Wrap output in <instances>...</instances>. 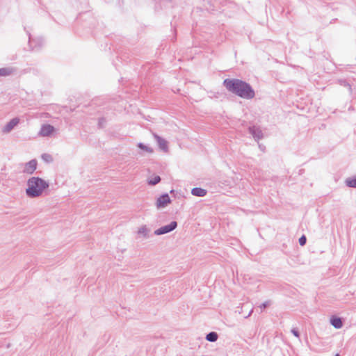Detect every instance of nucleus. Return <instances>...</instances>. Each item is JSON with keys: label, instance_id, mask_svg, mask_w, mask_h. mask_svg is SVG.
I'll return each instance as SVG.
<instances>
[{"label": "nucleus", "instance_id": "1", "mask_svg": "<svg viewBox=\"0 0 356 356\" xmlns=\"http://www.w3.org/2000/svg\"><path fill=\"white\" fill-rule=\"evenodd\" d=\"M49 186V181L32 176L26 180L25 193L29 198H38L47 194Z\"/></svg>", "mask_w": 356, "mask_h": 356}, {"label": "nucleus", "instance_id": "2", "mask_svg": "<svg viewBox=\"0 0 356 356\" xmlns=\"http://www.w3.org/2000/svg\"><path fill=\"white\" fill-rule=\"evenodd\" d=\"M226 88L232 93L247 99L254 97V91L250 84L236 79H227L223 82Z\"/></svg>", "mask_w": 356, "mask_h": 356}, {"label": "nucleus", "instance_id": "3", "mask_svg": "<svg viewBox=\"0 0 356 356\" xmlns=\"http://www.w3.org/2000/svg\"><path fill=\"white\" fill-rule=\"evenodd\" d=\"M56 134L57 130L54 126L49 124H44L41 126L38 136L42 137H52L56 136Z\"/></svg>", "mask_w": 356, "mask_h": 356}, {"label": "nucleus", "instance_id": "4", "mask_svg": "<svg viewBox=\"0 0 356 356\" xmlns=\"http://www.w3.org/2000/svg\"><path fill=\"white\" fill-rule=\"evenodd\" d=\"M177 227V222L176 221H172L169 225L161 227L160 228L156 229L154 231V234L159 236L165 234H168L174 229H175Z\"/></svg>", "mask_w": 356, "mask_h": 356}, {"label": "nucleus", "instance_id": "5", "mask_svg": "<svg viewBox=\"0 0 356 356\" xmlns=\"http://www.w3.org/2000/svg\"><path fill=\"white\" fill-rule=\"evenodd\" d=\"M38 161L36 159H32L24 164L22 172L27 175H32L37 169Z\"/></svg>", "mask_w": 356, "mask_h": 356}, {"label": "nucleus", "instance_id": "6", "mask_svg": "<svg viewBox=\"0 0 356 356\" xmlns=\"http://www.w3.org/2000/svg\"><path fill=\"white\" fill-rule=\"evenodd\" d=\"M151 229L146 225H141L137 230V236L141 239H147L150 237Z\"/></svg>", "mask_w": 356, "mask_h": 356}, {"label": "nucleus", "instance_id": "7", "mask_svg": "<svg viewBox=\"0 0 356 356\" xmlns=\"http://www.w3.org/2000/svg\"><path fill=\"white\" fill-rule=\"evenodd\" d=\"M19 119L18 118H13L2 128V132L3 134H8L12 131L15 127L19 124Z\"/></svg>", "mask_w": 356, "mask_h": 356}, {"label": "nucleus", "instance_id": "8", "mask_svg": "<svg viewBox=\"0 0 356 356\" xmlns=\"http://www.w3.org/2000/svg\"><path fill=\"white\" fill-rule=\"evenodd\" d=\"M153 136H154V139L156 140V141L157 142V144H158L160 149L164 152H168V141L165 139L160 137L159 135H157L156 134H153Z\"/></svg>", "mask_w": 356, "mask_h": 356}, {"label": "nucleus", "instance_id": "9", "mask_svg": "<svg viewBox=\"0 0 356 356\" xmlns=\"http://www.w3.org/2000/svg\"><path fill=\"white\" fill-rule=\"evenodd\" d=\"M171 202L170 198L168 194H163L160 196L156 202L158 209L164 208Z\"/></svg>", "mask_w": 356, "mask_h": 356}, {"label": "nucleus", "instance_id": "10", "mask_svg": "<svg viewBox=\"0 0 356 356\" xmlns=\"http://www.w3.org/2000/svg\"><path fill=\"white\" fill-rule=\"evenodd\" d=\"M249 132L252 135L256 140H259L263 137L262 131L259 127L253 126L249 128Z\"/></svg>", "mask_w": 356, "mask_h": 356}, {"label": "nucleus", "instance_id": "11", "mask_svg": "<svg viewBox=\"0 0 356 356\" xmlns=\"http://www.w3.org/2000/svg\"><path fill=\"white\" fill-rule=\"evenodd\" d=\"M207 191L202 188H193L191 190V194L197 197H204L207 195Z\"/></svg>", "mask_w": 356, "mask_h": 356}, {"label": "nucleus", "instance_id": "12", "mask_svg": "<svg viewBox=\"0 0 356 356\" xmlns=\"http://www.w3.org/2000/svg\"><path fill=\"white\" fill-rule=\"evenodd\" d=\"M330 323L336 329H340L343 326L341 319L338 317H332L330 318Z\"/></svg>", "mask_w": 356, "mask_h": 356}, {"label": "nucleus", "instance_id": "13", "mask_svg": "<svg viewBox=\"0 0 356 356\" xmlns=\"http://www.w3.org/2000/svg\"><path fill=\"white\" fill-rule=\"evenodd\" d=\"M137 147L140 149L142 151L145 152L148 154H152L154 152V149L149 145H145L142 143H139L137 144Z\"/></svg>", "mask_w": 356, "mask_h": 356}, {"label": "nucleus", "instance_id": "14", "mask_svg": "<svg viewBox=\"0 0 356 356\" xmlns=\"http://www.w3.org/2000/svg\"><path fill=\"white\" fill-rule=\"evenodd\" d=\"M14 72V69L12 67H3L0 69V76H6L10 75Z\"/></svg>", "mask_w": 356, "mask_h": 356}, {"label": "nucleus", "instance_id": "15", "mask_svg": "<svg viewBox=\"0 0 356 356\" xmlns=\"http://www.w3.org/2000/svg\"><path fill=\"white\" fill-rule=\"evenodd\" d=\"M218 335L215 332H211L206 336V339L210 342H215L217 341Z\"/></svg>", "mask_w": 356, "mask_h": 356}, {"label": "nucleus", "instance_id": "16", "mask_svg": "<svg viewBox=\"0 0 356 356\" xmlns=\"http://www.w3.org/2000/svg\"><path fill=\"white\" fill-rule=\"evenodd\" d=\"M345 182L348 186L356 188V176L346 179Z\"/></svg>", "mask_w": 356, "mask_h": 356}, {"label": "nucleus", "instance_id": "17", "mask_svg": "<svg viewBox=\"0 0 356 356\" xmlns=\"http://www.w3.org/2000/svg\"><path fill=\"white\" fill-rule=\"evenodd\" d=\"M41 159L47 163H52L54 159L53 156L47 153H44L41 155Z\"/></svg>", "mask_w": 356, "mask_h": 356}, {"label": "nucleus", "instance_id": "18", "mask_svg": "<svg viewBox=\"0 0 356 356\" xmlns=\"http://www.w3.org/2000/svg\"><path fill=\"white\" fill-rule=\"evenodd\" d=\"M160 181H161V178H160V177L156 175V176H154V177H152V178L149 179H148V184H149V185H152V186H154V185H156V184H157L158 183H159V182H160Z\"/></svg>", "mask_w": 356, "mask_h": 356}, {"label": "nucleus", "instance_id": "19", "mask_svg": "<svg viewBox=\"0 0 356 356\" xmlns=\"http://www.w3.org/2000/svg\"><path fill=\"white\" fill-rule=\"evenodd\" d=\"M271 304H272L271 300H266L264 303H262L261 305H259V308H260L261 311L262 312L266 307L270 306Z\"/></svg>", "mask_w": 356, "mask_h": 356}, {"label": "nucleus", "instance_id": "20", "mask_svg": "<svg viewBox=\"0 0 356 356\" xmlns=\"http://www.w3.org/2000/svg\"><path fill=\"white\" fill-rule=\"evenodd\" d=\"M306 237L305 236H302L300 238H299V243L300 245H304L305 243H306Z\"/></svg>", "mask_w": 356, "mask_h": 356}, {"label": "nucleus", "instance_id": "21", "mask_svg": "<svg viewBox=\"0 0 356 356\" xmlns=\"http://www.w3.org/2000/svg\"><path fill=\"white\" fill-rule=\"evenodd\" d=\"M291 332H292V334H293L295 337H298V338H299V337H300L299 332H298V331L296 328H293V329L291 330Z\"/></svg>", "mask_w": 356, "mask_h": 356}, {"label": "nucleus", "instance_id": "22", "mask_svg": "<svg viewBox=\"0 0 356 356\" xmlns=\"http://www.w3.org/2000/svg\"><path fill=\"white\" fill-rule=\"evenodd\" d=\"M33 42H34V40H32V39L31 38V37H29V44H30V46H31V47H32V46H33Z\"/></svg>", "mask_w": 356, "mask_h": 356}, {"label": "nucleus", "instance_id": "23", "mask_svg": "<svg viewBox=\"0 0 356 356\" xmlns=\"http://www.w3.org/2000/svg\"><path fill=\"white\" fill-rule=\"evenodd\" d=\"M252 313V310L250 311V312L248 316H250Z\"/></svg>", "mask_w": 356, "mask_h": 356}, {"label": "nucleus", "instance_id": "24", "mask_svg": "<svg viewBox=\"0 0 356 356\" xmlns=\"http://www.w3.org/2000/svg\"><path fill=\"white\" fill-rule=\"evenodd\" d=\"M174 193V191L173 190L170 191V193Z\"/></svg>", "mask_w": 356, "mask_h": 356}, {"label": "nucleus", "instance_id": "25", "mask_svg": "<svg viewBox=\"0 0 356 356\" xmlns=\"http://www.w3.org/2000/svg\"><path fill=\"white\" fill-rule=\"evenodd\" d=\"M335 356H339V354H337Z\"/></svg>", "mask_w": 356, "mask_h": 356}]
</instances>
